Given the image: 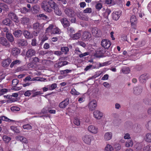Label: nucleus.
Masks as SVG:
<instances>
[{"mask_svg": "<svg viewBox=\"0 0 151 151\" xmlns=\"http://www.w3.org/2000/svg\"><path fill=\"white\" fill-rule=\"evenodd\" d=\"M51 1H53L52 0L49 1H44L41 4V6L42 8L45 11L50 12L52 11V8L50 4Z\"/></svg>", "mask_w": 151, "mask_h": 151, "instance_id": "1", "label": "nucleus"}, {"mask_svg": "<svg viewBox=\"0 0 151 151\" xmlns=\"http://www.w3.org/2000/svg\"><path fill=\"white\" fill-rule=\"evenodd\" d=\"M50 3L51 5V6L52 9L54 10L55 14L59 16H61L62 14V12L58 7L56 3L53 1H51Z\"/></svg>", "mask_w": 151, "mask_h": 151, "instance_id": "2", "label": "nucleus"}, {"mask_svg": "<svg viewBox=\"0 0 151 151\" xmlns=\"http://www.w3.org/2000/svg\"><path fill=\"white\" fill-rule=\"evenodd\" d=\"M92 139V136L90 134H85L83 136L82 138L83 141L85 144L90 145Z\"/></svg>", "mask_w": 151, "mask_h": 151, "instance_id": "3", "label": "nucleus"}, {"mask_svg": "<svg viewBox=\"0 0 151 151\" xmlns=\"http://www.w3.org/2000/svg\"><path fill=\"white\" fill-rule=\"evenodd\" d=\"M97 106V102L96 100H93L89 103L88 107L90 111H93L94 110Z\"/></svg>", "mask_w": 151, "mask_h": 151, "instance_id": "4", "label": "nucleus"}, {"mask_svg": "<svg viewBox=\"0 0 151 151\" xmlns=\"http://www.w3.org/2000/svg\"><path fill=\"white\" fill-rule=\"evenodd\" d=\"M9 19H11L14 21L16 23H17L19 22L18 17L13 12H10L8 15Z\"/></svg>", "mask_w": 151, "mask_h": 151, "instance_id": "5", "label": "nucleus"}, {"mask_svg": "<svg viewBox=\"0 0 151 151\" xmlns=\"http://www.w3.org/2000/svg\"><path fill=\"white\" fill-rule=\"evenodd\" d=\"M88 129L89 132L94 134H97L99 132L98 128L93 125L89 126L88 127Z\"/></svg>", "mask_w": 151, "mask_h": 151, "instance_id": "6", "label": "nucleus"}, {"mask_svg": "<svg viewBox=\"0 0 151 151\" xmlns=\"http://www.w3.org/2000/svg\"><path fill=\"white\" fill-rule=\"evenodd\" d=\"M113 133L111 132H105L103 136L104 140L105 141H108L110 140L112 138Z\"/></svg>", "mask_w": 151, "mask_h": 151, "instance_id": "7", "label": "nucleus"}, {"mask_svg": "<svg viewBox=\"0 0 151 151\" xmlns=\"http://www.w3.org/2000/svg\"><path fill=\"white\" fill-rule=\"evenodd\" d=\"M0 44L6 47H9L10 46V43L4 37H0Z\"/></svg>", "mask_w": 151, "mask_h": 151, "instance_id": "8", "label": "nucleus"}, {"mask_svg": "<svg viewBox=\"0 0 151 151\" xmlns=\"http://www.w3.org/2000/svg\"><path fill=\"white\" fill-rule=\"evenodd\" d=\"M93 114V117L97 119H100L103 116V113L98 110L94 111Z\"/></svg>", "mask_w": 151, "mask_h": 151, "instance_id": "9", "label": "nucleus"}, {"mask_svg": "<svg viewBox=\"0 0 151 151\" xmlns=\"http://www.w3.org/2000/svg\"><path fill=\"white\" fill-rule=\"evenodd\" d=\"M65 14L69 17H73L75 15L74 11L71 9L66 8L64 10Z\"/></svg>", "mask_w": 151, "mask_h": 151, "instance_id": "10", "label": "nucleus"}, {"mask_svg": "<svg viewBox=\"0 0 151 151\" xmlns=\"http://www.w3.org/2000/svg\"><path fill=\"white\" fill-rule=\"evenodd\" d=\"M130 22L132 28L134 29H136L137 21L136 17L134 15H133L131 17Z\"/></svg>", "mask_w": 151, "mask_h": 151, "instance_id": "11", "label": "nucleus"}, {"mask_svg": "<svg viewBox=\"0 0 151 151\" xmlns=\"http://www.w3.org/2000/svg\"><path fill=\"white\" fill-rule=\"evenodd\" d=\"M101 44L102 47L108 49L110 47L111 44L109 40L104 39L101 42Z\"/></svg>", "mask_w": 151, "mask_h": 151, "instance_id": "12", "label": "nucleus"}, {"mask_svg": "<svg viewBox=\"0 0 151 151\" xmlns=\"http://www.w3.org/2000/svg\"><path fill=\"white\" fill-rule=\"evenodd\" d=\"M69 99L68 98L62 101L59 104V107L62 109L65 108L69 104Z\"/></svg>", "mask_w": 151, "mask_h": 151, "instance_id": "13", "label": "nucleus"}, {"mask_svg": "<svg viewBox=\"0 0 151 151\" xmlns=\"http://www.w3.org/2000/svg\"><path fill=\"white\" fill-rule=\"evenodd\" d=\"M92 33L93 35L96 37H99L101 34V31L96 27H93L92 30Z\"/></svg>", "mask_w": 151, "mask_h": 151, "instance_id": "14", "label": "nucleus"}, {"mask_svg": "<svg viewBox=\"0 0 151 151\" xmlns=\"http://www.w3.org/2000/svg\"><path fill=\"white\" fill-rule=\"evenodd\" d=\"M142 88L141 86H138L134 87L133 88V93L136 95H138L142 92Z\"/></svg>", "mask_w": 151, "mask_h": 151, "instance_id": "15", "label": "nucleus"}, {"mask_svg": "<svg viewBox=\"0 0 151 151\" xmlns=\"http://www.w3.org/2000/svg\"><path fill=\"white\" fill-rule=\"evenodd\" d=\"M81 31H79L77 33L73 35L70 34V36L73 40H77L81 36Z\"/></svg>", "mask_w": 151, "mask_h": 151, "instance_id": "16", "label": "nucleus"}, {"mask_svg": "<svg viewBox=\"0 0 151 151\" xmlns=\"http://www.w3.org/2000/svg\"><path fill=\"white\" fill-rule=\"evenodd\" d=\"M121 13L120 12H114L112 14V17L115 20H118L121 15Z\"/></svg>", "mask_w": 151, "mask_h": 151, "instance_id": "17", "label": "nucleus"}, {"mask_svg": "<svg viewBox=\"0 0 151 151\" xmlns=\"http://www.w3.org/2000/svg\"><path fill=\"white\" fill-rule=\"evenodd\" d=\"M91 37V33L87 32H83L82 35V38L83 40L86 41Z\"/></svg>", "mask_w": 151, "mask_h": 151, "instance_id": "18", "label": "nucleus"}, {"mask_svg": "<svg viewBox=\"0 0 151 151\" xmlns=\"http://www.w3.org/2000/svg\"><path fill=\"white\" fill-rule=\"evenodd\" d=\"M23 34L25 38L27 39H31L33 37L32 34V33L25 30H23Z\"/></svg>", "mask_w": 151, "mask_h": 151, "instance_id": "19", "label": "nucleus"}, {"mask_svg": "<svg viewBox=\"0 0 151 151\" xmlns=\"http://www.w3.org/2000/svg\"><path fill=\"white\" fill-rule=\"evenodd\" d=\"M144 139L147 142H151V133H146L144 137Z\"/></svg>", "mask_w": 151, "mask_h": 151, "instance_id": "20", "label": "nucleus"}, {"mask_svg": "<svg viewBox=\"0 0 151 151\" xmlns=\"http://www.w3.org/2000/svg\"><path fill=\"white\" fill-rule=\"evenodd\" d=\"M148 78V76L147 74H144L141 75L139 78L140 82L143 83L145 82Z\"/></svg>", "mask_w": 151, "mask_h": 151, "instance_id": "21", "label": "nucleus"}, {"mask_svg": "<svg viewBox=\"0 0 151 151\" xmlns=\"http://www.w3.org/2000/svg\"><path fill=\"white\" fill-rule=\"evenodd\" d=\"M61 22L64 27H67L70 25L69 22L67 19L65 18L62 19L61 20Z\"/></svg>", "mask_w": 151, "mask_h": 151, "instance_id": "22", "label": "nucleus"}, {"mask_svg": "<svg viewBox=\"0 0 151 151\" xmlns=\"http://www.w3.org/2000/svg\"><path fill=\"white\" fill-rule=\"evenodd\" d=\"M35 51L32 49L28 50L26 53V56L27 57L29 58L34 55L35 54Z\"/></svg>", "mask_w": 151, "mask_h": 151, "instance_id": "23", "label": "nucleus"}, {"mask_svg": "<svg viewBox=\"0 0 151 151\" xmlns=\"http://www.w3.org/2000/svg\"><path fill=\"white\" fill-rule=\"evenodd\" d=\"M17 43L19 46H26L27 45L26 40L24 39H19L17 41Z\"/></svg>", "mask_w": 151, "mask_h": 151, "instance_id": "24", "label": "nucleus"}, {"mask_svg": "<svg viewBox=\"0 0 151 151\" xmlns=\"http://www.w3.org/2000/svg\"><path fill=\"white\" fill-rule=\"evenodd\" d=\"M11 62V60L10 59H8L3 60L2 62V66L4 67H6L9 65Z\"/></svg>", "mask_w": 151, "mask_h": 151, "instance_id": "25", "label": "nucleus"}, {"mask_svg": "<svg viewBox=\"0 0 151 151\" xmlns=\"http://www.w3.org/2000/svg\"><path fill=\"white\" fill-rule=\"evenodd\" d=\"M19 50L16 47L13 48L12 50L11 54L14 56L17 55L20 53Z\"/></svg>", "mask_w": 151, "mask_h": 151, "instance_id": "26", "label": "nucleus"}, {"mask_svg": "<svg viewBox=\"0 0 151 151\" xmlns=\"http://www.w3.org/2000/svg\"><path fill=\"white\" fill-rule=\"evenodd\" d=\"M40 9V6L37 5H34L31 9V11L33 13H37Z\"/></svg>", "mask_w": 151, "mask_h": 151, "instance_id": "27", "label": "nucleus"}, {"mask_svg": "<svg viewBox=\"0 0 151 151\" xmlns=\"http://www.w3.org/2000/svg\"><path fill=\"white\" fill-rule=\"evenodd\" d=\"M6 37L11 42H12L14 41L13 37L12 34L10 33H7L6 34Z\"/></svg>", "mask_w": 151, "mask_h": 151, "instance_id": "28", "label": "nucleus"}, {"mask_svg": "<svg viewBox=\"0 0 151 151\" xmlns=\"http://www.w3.org/2000/svg\"><path fill=\"white\" fill-rule=\"evenodd\" d=\"M133 145V142L131 139L127 140L125 142V145L127 147H132Z\"/></svg>", "mask_w": 151, "mask_h": 151, "instance_id": "29", "label": "nucleus"}, {"mask_svg": "<svg viewBox=\"0 0 151 151\" xmlns=\"http://www.w3.org/2000/svg\"><path fill=\"white\" fill-rule=\"evenodd\" d=\"M13 34L15 37H19L22 35V32L21 30L17 29L14 32Z\"/></svg>", "mask_w": 151, "mask_h": 151, "instance_id": "30", "label": "nucleus"}, {"mask_svg": "<svg viewBox=\"0 0 151 151\" xmlns=\"http://www.w3.org/2000/svg\"><path fill=\"white\" fill-rule=\"evenodd\" d=\"M21 21L22 24H27L29 22V19L27 17H24L21 19Z\"/></svg>", "mask_w": 151, "mask_h": 151, "instance_id": "31", "label": "nucleus"}, {"mask_svg": "<svg viewBox=\"0 0 151 151\" xmlns=\"http://www.w3.org/2000/svg\"><path fill=\"white\" fill-rule=\"evenodd\" d=\"M39 38L41 41V43H43L46 40L48 39V37L46 35L40 36Z\"/></svg>", "mask_w": 151, "mask_h": 151, "instance_id": "32", "label": "nucleus"}, {"mask_svg": "<svg viewBox=\"0 0 151 151\" xmlns=\"http://www.w3.org/2000/svg\"><path fill=\"white\" fill-rule=\"evenodd\" d=\"M42 63L43 65H48L52 64V61L50 60L44 59L42 60Z\"/></svg>", "mask_w": 151, "mask_h": 151, "instance_id": "33", "label": "nucleus"}, {"mask_svg": "<svg viewBox=\"0 0 151 151\" xmlns=\"http://www.w3.org/2000/svg\"><path fill=\"white\" fill-rule=\"evenodd\" d=\"M42 27L40 26L39 24L37 22L34 24L33 25V28L39 31L41 29Z\"/></svg>", "mask_w": 151, "mask_h": 151, "instance_id": "34", "label": "nucleus"}, {"mask_svg": "<svg viewBox=\"0 0 151 151\" xmlns=\"http://www.w3.org/2000/svg\"><path fill=\"white\" fill-rule=\"evenodd\" d=\"M17 138L22 143H27L28 142L27 139L23 137L19 136Z\"/></svg>", "mask_w": 151, "mask_h": 151, "instance_id": "35", "label": "nucleus"}, {"mask_svg": "<svg viewBox=\"0 0 151 151\" xmlns=\"http://www.w3.org/2000/svg\"><path fill=\"white\" fill-rule=\"evenodd\" d=\"M142 145L140 143H137L135 145V148L138 151H142L143 149H142Z\"/></svg>", "mask_w": 151, "mask_h": 151, "instance_id": "36", "label": "nucleus"}, {"mask_svg": "<svg viewBox=\"0 0 151 151\" xmlns=\"http://www.w3.org/2000/svg\"><path fill=\"white\" fill-rule=\"evenodd\" d=\"M48 87H49V90L52 91L57 87V84L56 83H54L51 85H48Z\"/></svg>", "mask_w": 151, "mask_h": 151, "instance_id": "37", "label": "nucleus"}, {"mask_svg": "<svg viewBox=\"0 0 151 151\" xmlns=\"http://www.w3.org/2000/svg\"><path fill=\"white\" fill-rule=\"evenodd\" d=\"M122 71L124 73L127 74L130 72V70L129 68L124 67L122 68Z\"/></svg>", "mask_w": 151, "mask_h": 151, "instance_id": "38", "label": "nucleus"}, {"mask_svg": "<svg viewBox=\"0 0 151 151\" xmlns=\"http://www.w3.org/2000/svg\"><path fill=\"white\" fill-rule=\"evenodd\" d=\"M2 120L5 121L7 122H9V121H12V120H11L4 116H0V124L1 123Z\"/></svg>", "mask_w": 151, "mask_h": 151, "instance_id": "39", "label": "nucleus"}, {"mask_svg": "<svg viewBox=\"0 0 151 151\" xmlns=\"http://www.w3.org/2000/svg\"><path fill=\"white\" fill-rule=\"evenodd\" d=\"M12 130L16 133H19L20 132L19 129L16 126H12L10 127Z\"/></svg>", "mask_w": 151, "mask_h": 151, "instance_id": "40", "label": "nucleus"}, {"mask_svg": "<svg viewBox=\"0 0 151 151\" xmlns=\"http://www.w3.org/2000/svg\"><path fill=\"white\" fill-rule=\"evenodd\" d=\"M121 148V145L118 143H116L114 145V149L116 150H119Z\"/></svg>", "mask_w": 151, "mask_h": 151, "instance_id": "41", "label": "nucleus"}, {"mask_svg": "<svg viewBox=\"0 0 151 151\" xmlns=\"http://www.w3.org/2000/svg\"><path fill=\"white\" fill-rule=\"evenodd\" d=\"M103 73V71L100 70L98 71L95 73V74L93 76V77L94 78H96L102 74Z\"/></svg>", "mask_w": 151, "mask_h": 151, "instance_id": "42", "label": "nucleus"}, {"mask_svg": "<svg viewBox=\"0 0 151 151\" xmlns=\"http://www.w3.org/2000/svg\"><path fill=\"white\" fill-rule=\"evenodd\" d=\"M78 17L81 19L83 20H88V17L87 16L84 15L82 13L80 14Z\"/></svg>", "mask_w": 151, "mask_h": 151, "instance_id": "43", "label": "nucleus"}, {"mask_svg": "<svg viewBox=\"0 0 151 151\" xmlns=\"http://www.w3.org/2000/svg\"><path fill=\"white\" fill-rule=\"evenodd\" d=\"M2 139L6 143H8L10 140V137L6 135H4L3 136Z\"/></svg>", "mask_w": 151, "mask_h": 151, "instance_id": "44", "label": "nucleus"}, {"mask_svg": "<svg viewBox=\"0 0 151 151\" xmlns=\"http://www.w3.org/2000/svg\"><path fill=\"white\" fill-rule=\"evenodd\" d=\"M0 6L2 8V9L5 11H7L8 9V6L5 4L4 3H1L0 4Z\"/></svg>", "mask_w": 151, "mask_h": 151, "instance_id": "45", "label": "nucleus"}, {"mask_svg": "<svg viewBox=\"0 0 151 151\" xmlns=\"http://www.w3.org/2000/svg\"><path fill=\"white\" fill-rule=\"evenodd\" d=\"M147 129L151 131V120L149 121L145 125Z\"/></svg>", "mask_w": 151, "mask_h": 151, "instance_id": "46", "label": "nucleus"}, {"mask_svg": "<svg viewBox=\"0 0 151 151\" xmlns=\"http://www.w3.org/2000/svg\"><path fill=\"white\" fill-rule=\"evenodd\" d=\"M23 127L24 129H27V130H30L32 129V126L29 124L23 125Z\"/></svg>", "mask_w": 151, "mask_h": 151, "instance_id": "47", "label": "nucleus"}, {"mask_svg": "<svg viewBox=\"0 0 151 151\" xmlns=\"http://www.w3.org/2000/svg\"><path fill=\"white\" fill-rule=\"evenodd\" d=\"M60 33V30L58 28L56 27L54 28L53 29V30L51 33L54 34H59Z\"/></svg>", "mask_w": 151, "mask_h": 151, "instance_id": "48", "label": "nucleus"}, {"mask_svg": "<svg viewBox=\"0 0 151 151\" xmlns=\"http://www.w3.org/2000/svg\"><path fill=\"white\" fill-rule=\"evenodd\" d=\"M10 21L9 19H6L2 21V23L3 24L9 25L10 24Z\"/></svg>", "mask_w": 151, "mask_h": 151, "instance_id": "49", "label": "nucleus"}, {"mask_svg": "<svg viewBox=\"0 0 151 151\" xmlns=\"http://www.w3.org/2000/svg\"><path fill=\"white\" fill-rule=\"evenodd\" d=\"M53 27V25L52 24H50L49 25V27H47L46 30V33L51 32L52 33L51 30Z\"/></svg>", "mask_w": 151, "mask_h": 151, "instance_id": "50", "label": "nucleus"}, {"mask_svg": "<svg viewBox=\"0 0 151 151\" xmlns=\"http://www.w3.org/2000/svg\"><path fill=\"white\" fill-rule=\"evenodd\" d=\"M20 63V61L18 60H17L13 61L11 64L10 66L12 68L14 65L19 64Z\"/></svg>", "mask_w": 151, "mask_h": 151, "instance_id": "51", "label": "nucleus"}, {"mask_svg": "<svg viewBox=\"0 0 151 151\" xmlns=\"http://www.w3.org/2000/svg\"><path fill=\"white\" fill-rule=\"evenodd\" d=\"M70 93L72 95H78L80 94L79 92L77 91L74 88H72L71 89Z\"/></svg>", "mask_w": 151, "mask_h": 151, "instance_id": "52", "label": "nucleus"}, {"mask_svg": "<svg viewBox=\"0 0 151 151\" xmlns=\"http://www.w3.org/2000/svg\"><path fill=\"white\" fill-rule=\"evenodd\" d=\"M30 12L29 9H27L25 7H23L21 9V12L23 13H26Z\"/></svg>", "mask_w": 151, "mask_h": 151, "instance_id": "53", "label": "nucleus"}, {"mask_svg": "<svg viewBox=\"0 0 151 151\" xmlns=\"http://www.w3.org/2000/svg\"><path fill=\"white\" fill-rule=\"evenodd\" d=\"M33 91L27 90L24 93V95L26 96H29Z\"/></svg>", "mask_w": 151, "mask_h": 151, "instance_id": "54", "label": "nucleus"}, {"mask_svg": "<svg viewBox=\"0 0 151 151\" xmlns=\"http://www.w3.org/2000/svg\"><path fill=\"white\" fill-rule=\"evenodd\" d=\"M74 123L77 126L79 125L80 123L79 119L77 118H75L74 120Z\"/></svg>", "mask_w": 151, "mask_h": 151, "instance_id": "55", "label": "nucleus"}, {"mask_svg": "<svg viewBox=\"0 0 151 151\" xmlns=\"http://www.w3.org/2000/svg\"><path fill=\"white\" fill-rule=\"evenodd\" d=\"M68 64V62L67 61L60 62L58 63V65L60 67H61L64 65H65Z\"/></svg>", "mask_w": 151, "mask_h": 151, "instance_id": "56", "label": "nucleus"}, {"mask_svg": "<svg viewBox=\"0 0 151 151\" xmlns=\"http://www.w3.org/2000/svg\"><path fill=\"white\" fill-rule=\"evenodd\" d=\"M61 49L62 52L65 53H67L69 51L68 48L66 47H62Z\"/></svg>", "mask_w": 151, "mask_h": 151, "instance_id": "57", "label": "nucleus"}, {"mask_svg": "<svg viewBox=\"0 0 151 151\" xmlns=\"http://www.w3.org/2000/svg\"><path fill=\"white\" fill-rule=\"evenodd\" d=\"M91 9L90 8H87L83 10L84 13H90L91 12Z\"/></svg>", "mask_w": 151, "mask_h": 151, "instance_id": "58", "label": "nucleus"}, {"mask_svg": "<svg viewBox=\"0 0 151 151\" xmlns=\"http://www.w3.org/2000/svg\"><path fill=\"white\" fill-rule=\"evenodd\" d=\"M11 109L12 111H18L20 110V109L17 106H13L11 108Z\"/></svg>", "mask_w": 151, "mask_h": 151, "instance_id": "59", "label": "nucleus"}, {"mask_svg": "<svg viewBox=\"0 0 151 151\" xmlns=\"http://www.w3.org/2000/svg\"><path fill=\"white\" fill-rule=\"evenodd\" d=\"M18 83V81L17 79H14L12 80V84L13 86H16Z\"/></svg>", "mask_w": 151, "mask_h": 151, "instance_id": "60", "label": "nucleus"}, {"mask_svg": "<svg viewBox=\"0 0 151 151\" xmlns=\"http://www.w3.org/2000/svg\"><path fill=\"white\" fill-rule=\"evenodd\" d=\"M38 17L41 18L42 19H45L47 18V17L43 14H41L37 15Z\"/></svg>", "mask_w": 151, "mask_h": 151, "instance_id": "61", "label": "nucleus"}, {"mask_svg": "<svg viewBox=\"0 0 151 151\" xmlns=\"http://www.w3.org/2000/svg\"><path fill=\"white\" fill-rule=\"evenodd\" d=\"M48 110V108L47 107H45L42 110L41 114H44L47 113V111Z\"/></svg>", "mask_w": 151, "mask_h": 151, "instance_id": "62", "label": "nucleus"}, {"mask_svg": "<svg viewBox=\"0 0 151 151\" xmlns=\"http://www.w3.org/2000/svg\"><path fill=\"white\" fill-rule=\"evenodd\" d=\"M68 32L70 33H73L75 32L74 29L71 27H68Z\"/></svg>", "mask_w": 151, "mask_h": 151, "instance_id": "63", "label": "nucleus"}, {"mask_svg": "<svg viewBox=\"0 0 151 151\" xmlns=\"http://www.w3.org/2000/svg\"><path fill=\"white\" fill-rule=\"evenodd\" d=\"M143 151H151V149L150 148V146L147 145L143 149Z\"/></svg>", "mask_w": 151, "mask_h": 151, "instance_id": "64", "label": "nucleus"}]
</instances>
